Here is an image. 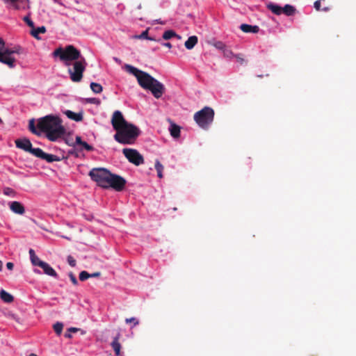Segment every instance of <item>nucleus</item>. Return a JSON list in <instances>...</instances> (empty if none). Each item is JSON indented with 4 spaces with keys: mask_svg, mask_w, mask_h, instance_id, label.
Wrapping results in <instances>:
<instances>
[{
    "mask_svg": "<svg viewBox=\"0 0 356 356\" xmlns=\"http://www.w3.org/2000/svg\"><path fill=\"white\" fill-rule=\"evenodd\" d=\"M54 57H59L60 60L69 65L71 62L72 68L68 69L72 81L78 83L82 80L83 74L86 68L87 62L82 56L80 51L72 44L67 45L64 49L58 47L53 52Z\"/></svg>",
    "mask_w": 356,
    "mask_h": 356,
    "instance_id": "1",
    "label": "nucleus"
},
{
    "mask_svg": "<svg viewBox=\"0 0 356 356\" xmlns=\"http://www.w3.org/2000/svg\"><path fill=\"white\" fill-rule=\"evenodd\" d=\"M111 124L116 131L113 138L115 140L122 145H133L140 135V130L136 125L128 122L120 111L113 113Z\"/></svg>",
    "mask_w": 356,
    "mask_h": 356,
    "instance_id": "2",
    "label": "nucleus"
},
{
    "mask_svg": "<svg viewBox=\"0 0 356 356\" xmlns=\"http://www.w3.org/2000/svg\"><path fill=\"white\" fill-rule=\"evenodd\" d=\"M124 68L136 78L141 88L149 90L155 98L159 99L165 92L164 85L147 72L128 64L124 65Z\"/></svg>",
    "mask_w": 356,
    "mask_h": 356,
    "instance_id": "3",
    "label": "nucleus"
},
{
    "mask_svg": "<svg viewBox=\"0 0 356 356\" xmlns=\"http://www.w3.org/2000/svg\"><path fill=\"white\" fill-rule=\"evenodd\" d=\"M38 128L46 134L50 141H56L65 134V129L62 124V120L52 115H48L38 119Z\"/></svg>",
    "mask_w": 356,
    "mask_h": 356,
    "instance_id": "4",
    "label": "nucleus"
},
{
    "mask_svg": "<svg viewBox=\"0 0 356 356\" xmlns=\"http://www.w3.org/2000/svg\"><path fill=\"white\" fill-rule=\"evenodd\" d=\"M24 54V49L19 46H15L12 48L6 47L5 41L0 38V63L8 65L10 68L15 67L16 59L15 54Z\"/></svg>",
    "mask_w": 356,
    "mask_h": 356,
    "instance_id": "5",
    "label": "nucleus"
},
{
    "mask_svg": "<svg viewBox=\"0 0 356 356\" xmlns=\"http://www.w3.org/2000/svg\"><path fill=\"white\" fill-rule=\"evenodd\" d=\"M214 119V111L211 107L205 106L194 115V120L199 127L207 129Z\"/></svg>",
    "mask_w": 356,
    "mask_h": 356,
    "instance_id": "6",
    "label": "nucleus"
},
{
    "mask_svg": "<svg viewBox=\"0 0 356 356\" xmlns=\"http://www.w3.org/2000/svg\"><path fill=\"white\" fill-rule=\"evenodd\" d=\"M88 175L91 179L95 181L99 186L107 188V184H108L111 176V172L108 170L104 168H92Z\"/></svg>",
    "mask_w": 356,
    "mask_h": 356,
    "instance_id": "7",
    "label": "nucleus"
},
{
    "mask_svg": "<svg viewBox=\"0 0 356 356\" xmlns=\"http://www.w3.org/2000/svg\"><path fill=\"white\" fill-rule=\"evenodd\" d=\"M122 153L127 160L136 165H139L144 163L143 156L135 149L124 148Z\"/></svg>",
    "mask_w": 356,
    "mask_h": 356,
    "instance_id": "8",
    "label": "nucleus"
},
{
    "mask_svg": "<svg viewBox=\"0 0 356 356\" xmlns=\"http://www.w3.org/2000/svg\"><path fill=\"white\" fill-rule=\"evenodd\" d=\"M126 180L121 176L111 173L107 188H113L116 191H122L126 185Z\"/></svg>",
    "mask_w": 356,
    "mask_h": 356,
    "instance_id": "9",
    "label": "nucleus"
},
{
    "mask_svg": "<svg viewBox=\"0 0 356 356\" xmlns=\"http://www.w3.org/2000/svg\"><path fill=\"white\" fill-rule=\"evenodd\" d=\"M6 3H10L15 10H25L29 8V0H5Z\"/></svg>",
    "mask_w": 356,
    "mask_h": 356,
    "instance_id": "10",
    "label": "nucleus"
},
{
    "mask_svg": "<svg viewBox=\"0 0 356 356\" xmlns=\"http://www.w3.org/2000/svg\"><path fill=\"white\" fill-rule=\"evenodd\" d=\"M15 145L17 148L24 150L25 152H29L31 147L32 144L29 139L26 138H24L22 139H17L15 141Z\"/></svg>",
    "mask_w": 356,
    "mask_h": 356,
    "instance_id": "11",
    "label": "nucleus"
},
{
    "mask_svg": "<svg viewBox=\"0 0 356 356\" xmlns=\"http://www.w3.org/2000/svg\"><path fill=\"white\" fill-rule=\"evenodd\" d=\"M10 209L13 212L20 215L24 214L25 212L24 206L17 201H14L10 203Z\"/></svg>",
    "mask_w": 356,
    "mask_h": 356,
    "instance_id": "12",
    "label": "nucleus"
},
{
    "mask_svg": "<svg viewBox=\"0 0 356 356\" xmlns=\"http://www.w3.org/2000/svg\"><path fill=\"white\" fill-rule=\"evenodd\" d=\"M39 267L42 268L44 273L49 276H52L54 277H57V273L47 263H40Z\"/></svg>",
    "mask_w": 356,
    "mask_h": 356,
    "instance_id": "13",
    "label": "nucleus"
},
{
    "mask_svg": "<svg viewBox=\"0 0 356 356\" xmlns=\"http://www.w3.org/2000/svg\"><path fill=\"white\" fill-rule=\"evenodd\" d=\"M120 337V334L118 333L117 336L114 337L111 346L115 352V354L116 356H120V350H121V344L119 342V339Z\"/></svg>",
    "mask_w": 356,
    "mask_h": 356,
    "instance_id": "14",
    "label": "nucleus"
},
{
    "mask_svg": "<svg viewBox=\"0 0 356 356\" xmlns=\"http://www.w3.org/2000/svg\"><path fill=\"white\" fill-rule=\"evenodd\" d=\"M240 29L244 33H257L259 31L258 26H252L247 24H242L240 26Z\"/></svg>",
    "mask_w": 356,
    "mask_h": 356,
    "instance_id": "15",
    "label": "nucleus"
},
{
    "mask_svg": "<svg viewBox=\"0 0 356 356\" xmlns=\"http://www.w3.org/2000/svg\"><path fill=\"white\" fill-rule=\"evenodd\" d=\"M170 127L169 128V131H170V135L174 138H179V136H180V127L177 125L176 124H175L172 121H170Z\"/></svg>",
    "mask_w": 356,
    "mask_h": 356,
    "instance_id": "16",
    "label": "nucleus"
},
{
    "mask_svg": "<svg viewBox=\"0 0 356 356\" xmlns=\"http://www.w3.org/2000/svg\"><path fill=\"white\" fill-rule=\"evenodd\" d=\"M65 115L67 116L68 118L73 120L76 122H80L83 120V115L82 113H76L71 111H66L65 112Z\"/></svg>",
    "mask_w": 356,
    "mask_h": 356,
    "instance_id": "17",
    "label": "nucleus"
},
{
    "mask_svg": "<svg viewBox=\"0 0 356 356\" xmlns=\"http://www.w3.org/2000/svg\"><path fill=\"white\" fill-rule=\"evenodd\" d=\"M0 298L6 303H10L14 300L13 296L3 289L0 291Z\"/></svg>",
    "mask_w": 356,
    "mask_h": 356,
    "instance_id": "18",
    "label": "nucleus"
},
{
    "mask_svg": "<svg viewBox=\"0 0 356 356\" xmlns=\"http://www.w3.org/2000/svg\"><path fill=\"white\" fill-rule=\"evenodd\" d=\"M197 37L195 35H193L188 38V40L185 42L184 45L186 49H192L197 43Z\"/></svg>",
    "mask_w": 356,
    "mask_h": 356,
    "instance_id": "19",
    "label": "nucleus"
},
{
    "mask_svg": "<svg viewBox=\"0 0 356 356\" xmlns=\"http://www.w3.org/2000/svg\"><path fill=\"white\" fill-rule=\"evenodd\" d=\"M267 8L274 14L277 15H280L282 13V7L277 5V4H275V3H270L269 4L267 5Z\"/></svg>",
    "mask_w": 356,
    "mask_h": 356,
    "instance_id": "20",
    "label": "nucleus"
},
{
    "mask_svg": "<svg viewBox=\"0 0 356 356\" xmlns=\"http://www.w3.org/2000/svg\"><path fill=\"white\" fill-rule=\"evenodd\" d=\"M295 12V8L289 4H286L284 7H282V13H284L286 16H291L294 15Z\"/></svg>",
    "mask_w": 356,
    "mask_h": 356,
    "instance_id": "21",
    "label": "nucleus"
},
{
    "mask_svg": "<svg viewBox=\"0 0 356 356\" xmlns=\"http://www.w3.org/2000/svg\"><path fill=\"white\" fill-rule=\"evenodd\" d=\"M46 32V28L44 26L38 27L37 29L33 28L31 30V35L36 39H39L38 35L40 33H44Z\"/></svg>",
    "mask_w": 356,
    "mask_h": 356,
    "instance_id": "22",
    "label": "nucleus"
},
{
    "mask_svg": "<svg viewBox=\"0 0 356 356\" xmlns=\"http://www.w3.org/2000/svg\"><path fill=\"white\" fill-rule=\"evenodd\" d=\"M172 37H177L178 39H181V36L177 35L176 33L172 30H168L165 31L162 36L163 39L165 40H169Z\"/></svg>",
    "mask_w": 356,
    "mask_h": 356,
    "instance_id": "23",
    "label": "nucleus"
},
{
    "mask_svg": "<svg viewBox=\"0 0 356 356\" xmlns=\"http://www.w3.org/2000/svg\"><path fill=\"white\" fill-rule=\"evenodd\" d=\"M43 160H45L46 161L49 163H52L54 161H60L59 158L54 154H50L44 152V156L42 157Z\"/></svg>",
    "mask_w": 356,
    "mask_h": 356,
    "instance_id": "24",
    "label": "nucleus"
},
{
    "mask_svg": "<svg viewBox=\"0 0 356 356\" xmlns=\"http://www.w3.org/2000/svg\"><path fill=\"white\" fill-rule=\"evenodd\" d=\"M29 153L32 154L33 155L38 158L42 159L44 152H43V150L40 148H33L32 147Z\"/></svg>",
    "mask_w": 356,
    "mask_h": 356,
    "instance_id": "25",
    "label": "nucleus"
},
{
    "mask_svg": "<svg viewBox=\"0 0 356 356\" xmlns=\"http://www.w3.org/2000/svg\"><path fill=\"white\" fill-rule=\"evenodd\" d=\"M90 88L93 92L96 94H99L102 92L103 88L102 86L97 83L92 82L90 83Z\"/></svg>",
    "mask_w": 356,
    "mask_h": 356,
    "instance_id": "26",
    "label": "nucleus"
},
{
    "mask_svg": "<svg viewBox=\"0 0 356 356\" xmlns=\"http://www.w3.org/2000/svg\"><path fill=\"white\" fill-rule=\"evenodd\" d=\"M163 165L160 163L159 160L155 162V169L157 172V175L159 178L163 177Z\"/></svg>",
    "mask_w": 356,
    "mask_h": 356,
    "instance_id": "27",
    "label": "nucleus"
},
{
    "mask_svg": "<svg viewBox=\"0 0 356 356\" xmlns=\"http://www.w3.org/2000/svg\"><path fill=\"white\" fill-rule=\"evenodd\" d=\"M53 327L56 334L59 336L62 333L63 324L62 323L57 322L54 325Z\"/></svg>",
    "mask_w": 356,
    "mask_h": 356,
    "instance_id": "28",
    "label": "nucleus"
},
{
    "mask_svg": "<svg viewBox=\"0 0 356 356\" xmlns=\"http://www.w3.org/2000/svg\"><path fill=\"white\" fill-rule=\"evenodd\" d=\"M136 38L138 39H147L149 40H154V38L148 36V29L143 31L140 35H136Z\"/></svg>",
    "mask_w": 356,
    "mask_h": 356,
    "instance_id": "29",
    "label": "nucleus"
},
{
    "mask_svg": "<svg viewBox=\"0 0 356 356\" xmlns=\"http://www.w3.org/2000/svg\"><path fill=\"white\" fill-rule=\"evenodd\" d=\"M29 130L34 134H36V135H38L39 133L38 132L35 127V122H34V120L32 119L29 121Z\"/></svg>",
    "mask_w": 356,
    "mask_h": 356,
    "instance_id": "30",
    "label": "nucleus"
},
{
    "mask_svg": "<svg viewBox=\"0 0 356 356\" xmlns=\"http://www.w3.org/2000/svg\"><path fill=\"white\" fill-rule=\"evenodd\" d=\"M90 277V273L87 271L83 270L79 273V280L81 281H85Z\"/></svg>",
    "mask_w": 356,
    "mask_h": 356,
    "instance_id": "31",
    "label": "nucleus"
},
{
    "mask_svg": "<svg viewBox=\"0 0 356 356\" xmlns=\"http://www.w3.org/2000/svg\"><path fill=\"white\" fill-rule=\"evenodd\" d=\"M31 263L33 264V266H39V264L40 263H44V262L43 261H41L37 256L33 257V258H31Z\"/></svg>",
    "mask_w": 356,
    "mask_h": 356,
    "instance_id": "32",
    "label": "nucleus"
},
{
    "mask_svg": "<svg viewBox=\"0 0 356 356\" xmlns=\"http://www.w3.org/2000/svg\"><path fill=\"white\" fill-rule=\"evenodd\" d=\"M83 149L86 150L90 152L93 150V147L90 145L88 144L86 142L83 141L81 145H80Z\"/></svg>",
    "mask_w": 356,
    "mask_h": 356,
    "instance_id": "33",
    "label": "nucleus"
},
{
    "mask_svg": "<svg viewBox=\"0 0 356 356\" xmlns=\"http://www.w3.org/2000/svg\"><path fill=\"white\" fill-rule=\"evenodd\" d=\"M125 322H126V323H134V326H136V325H138V323H139L138 321L136 318H134V317H131V318H126L125 319Z\"/></svg>",
    "mask_w": 356,
    "mask_h": 356,
    "instance_id": "34",
    "label": "nucleus"
},
{
    "mask_svg": "<svg viewBox=\"0 0 356 356\" xmlns=\"http://www.w3.org/2000/svg\"><path fill=\"white\" fill-rule=\"evenodd\" d=\"M23 19L29 26L34 28V23L29 16H25Z\"/></svg>",
    "mask_w": 356,
    "mask_h": 356,
    "instance_id": "35",
    "label": "nucleus"
},
{
    "mask_svg": "<svg viewBox=\"0 0 356 356\" xmlns=\"http://www.w3.org/2000/svg\"><path fill=\"white\" fill-rule=\"evenodd\" d=\"M67 262H68L69 265L72 267H74L76 264V260L71 255H69L67 257Z\"/></svg>",
    "mask_w": 356,
    "mask_h": 356,
    "instance_id": "36",
    "label": "nucleus"
},
{
    "mask_svg": "<svg viewBox=\"0 0 356 356\" xmlns=\"http://www.w3.org/2000/svg\"><path fill=\"white\" fill-rule=\"evenodd\" d=\"M69 277L74 285L76 286L78 284L77 279L72 272L69 273Z\"/></svg>",
    "mask_w": 356,
    "mask_h": 356,
    "instance_id": "37",
    "label": "nucleus"
},
{
    "mask_svg": "<svg viewBox=\"0 0 356 356\" xmlns=\"http://www.w3.org/2000/svg\"><path fill=\"white\" fill-rule=\"evenodd\" d=\"M214 46L219 49L224 50L225 49V44L222 42H217L214 44Z\"/></svg>",
    "mask_w": 356,
    "mask_h": 356,
    "instance_id": "38",
    "label": "nucleus"
},
{
    "mask_svg": "<svg viewBox=\"0 0 356 356\" xmlns=\"http://www.w3.org/2000/svg\"><path fill=\"white\" fill-rule=\"evenodd\" d=\"M3 193L6 195H10L11 194H13L14 193V191L12 188H6L4 189L3 191Z\"/></svg>",
    "mask_w": 356,
    "mask_h": 356,
    "instance_id": "39",
    "label": "nucleus"
},
{
    "mask_svg": "<svg viewBox=\"0 0 356 356\" xmlns=\"http://www.w3.org/2000/svg\"><path fill=\"white\" fill-rule=\"evenodd\" d=\"M314 6L316 10H321V0L316 1L314 3Z\"/></svg>",
    "mask_w": 356,
    "mask_h": 356,
    "instance_id": "40",
    "label": "nucleus"
},
{
    "mask_svg": "<svg viewBox=\"0 0 356 356\" xmlns=\"http://www.w3.org/2000/svg\"><path fill=\"white\" fill-rule=\"evenodd\" d=\"M87 102L92 104H99V101L96 98H90L87 99Z\"/></svg>",
    "mask_w": 356,
    "mask_h": 356,
    "instance_id": "41",
    "label": "nucleus"
},
{
    "mask_svg": "<svg viewBox=\"0 0 356 356\" xmlns=\"http://www.w3.org/2000/svg\"><path fill=\"white\" fill-rule=\"evenodd\" d=\"M224 55L227 57H231L234 56L233 53L231 51H229L227 49H224Z\"/></svg>",
    "mask_w": 356,
    "mask_h": 356,
    "instance_id": "42",
    "label": "nucleus"
},
{
    "mask_svg": "<svg viewBox=\"0 0 356 356\" xmlns=\"http://www.w3.org/2000/svg\"><path fill=\"white\" fill-rule=\"evenodd\" d=\"M83 142V141L81 140V138L80 136H77L76 137V141H75L76 145H80L82 144Z\"/></svg>",
    "mask_w": 356,
    "mask_h": 356,
    "instance_id": "43",
    "label": "nucleus"
},
{
    "mask_svg": "<svg viewBox=\"0 0 356 356\" xmlns=\"http://www.w3.org/2000/svg\"><path fill=\"white\" fill-rule=\"evenodd\" d=\"M6 267L8 270H12L14 268V264L12 262H8L6 264Z\"/></svg>",
    "mask_w": 356,
    "mask_h": 356,
    "instance_id": "44",
    "label": "nucleus"
},
{
    "mask_svg": "<svg viewBox=\"0 0 356 356\" xmlns=\"http://www.w3.org/2000/svg\"><path fill=\"white\" fill-rule=\"evenodd\" d=\"M101 273L99 272L93 273L92 274H90V277H99Z\"/></svg>",
    "mask_w": 356,
    "mask_h": 356,
    "instance_id": "45",
    "label": "nucleus"
},
{
    "mask_svg": "<svg viewBox=\"0 0 356 356\" xmlns=\"http://www.w3.org/2000/svg\"><path fill=\"white\" fill-rule=\"evenodd\" d=\"M29 254H30V259H31V258H33V257H35V252L33 249H30L29 250Z\"/></svg>",
    "mask_w": 356,
    "mask_h": 356,
    "instance_id": "46",
    "label": "nucleus"
},
{
    "mask_svg": "<svg viewBox=\"0 0 356 356\" xmlns=\"http://www.w3.org/2000/svg\"><path fill=\"white\" fill-rule=\"evenodd\" d=\"M67 330H68V332H74V333H75V332H76L79 330V329H78V328H76V327H70Z\"/></svg>",
    "mask_w": 356,
    "mask_h": 356,
    "instance_id": "47",
    "label": "nucleus"
},
{
    "mask_svg": "<svg viewBox=\"0 0 356 356\" xmlns=\"http://www.w3.org/2000/svg\"><path fill=\"white\" fill-rule=\"evenodd\" d=\"M65 338L70 339L72 337L71 332H68V330L64 334Z\"/></svg>",
    "mask_w": 356,
    "mask_h": 356,
    "instance_id": "48",
    "label": "nucleus"
},
{
    "mask_svg": "<svg viewBox=\"0 0 356 356\" xmlns=\"http://www.w3.org/2000/svg\"><path fill=\"white\" fill-rule=\"evenodd\" d=\"M236 58L237 59V61L239 62L240 63L242 64L243 63V61H244L243 58L239 57L238 56H236Z\"/></svg>",
    "mask_w": 356,
    "mask_h": 356,
    "instance_id": "49",
    "label": "nucleus"
},
{
    "mask_svg": "<svg viewBox=\"0 0 356 356\" xmlns=\"http://www.w3.org/2000/svg\"><path fill=\"white\" fill-rule=\"evenodd\" d=\"M162 45H163L164 47H168V48H171V47H172V45L170 42H163Z\"/></svg>",
    "mask_w": 356,
    "mask_h": 356,
    "instance_id": "50",
    "label": "nucleus"
},
{
    "mask_svg": "<svg viewBox=\"0 0 356 356\" xmlns=\"http://www.w3.org/2000/svg\"><path fill=\"white\" fill-rule=\"evenodd\" d=\"M3 269V262L0 260V271Z\"/></svg>",
    "mask_w": 356,
    "mask_h": 356,
    "instance_id": "51",
    "label": "nucleus"
},
{
    "mask_svg": "<svg viewBox=\"0 0 356 356\" xmlns=\"http://www.w3.org/2000/svg\"><path fill=\"white\" fill-rule=\"evenodd\" d=\"M29 356H37V355L34 353H31Z\"/></svg>",
    "mask_w": 356,
    "mask_h": 356,
    "instance_id": "52",
    "label": "nucleus"
},
{
    "mask_svg": "<svg viewBox=\"0 0 356 356\" xmlns=\"http://www.w3.org/2000/svg\"><path fill=\"white\" fill-rule=\"evenodd\" d=\"M66 143H67V144H68L69 145H73V146H74V144L71 145V144H70V143H69V142H67V141Z\"/></svg>",
    "mask_w": 356,
    "mask_h": 356,
    "instance_id": "53",
    "label": "nucleus"
},
{
    "mask_svg": "<svg viewBox=\"0 0 356 356\" xmlns=\"http://www.w3.org/2000/svg\"><path fill=\"white\" fill-rule=\"evenodd\" d=\"M323 10L326 11V10H327V8H323Z\"/></svg>",
    "mask_w": 356,
    "mask_h": 356,
    "instance_id": "54",
    "label": "nucleus"
},
{
    "mask_svg": "<svg viewBox=\"0 0 356 356\" xmlns=\"http://www.w3.org/2000/svg\"><path fill=\"white\" fill-rule=\"evenodd\" d=\"M1 122H2V120H1V119L0 118V123H1Z\"/></svg>",
    "mask_w": 356,
    "mask_h": 356,
    "instance_id": "55",
    "label": "nucleus"
}]
</instances>
